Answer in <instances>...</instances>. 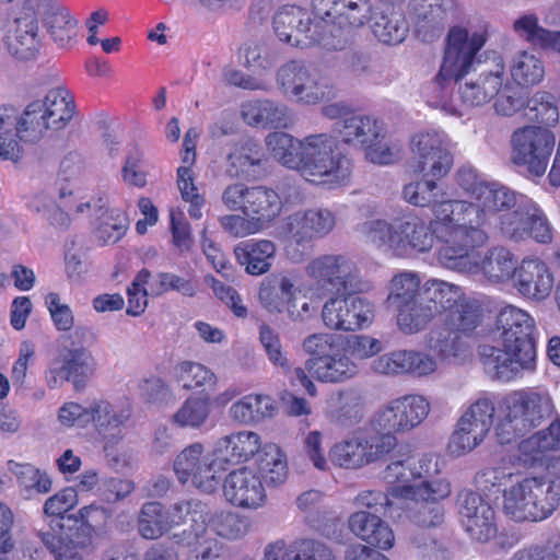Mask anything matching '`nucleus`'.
<instances>
[{
    "label": "nucleus",
    "mask_w": 560,
    "mask_h": 560,
    "mask_svg": "<svg viewBox=\"0 0 560 560\" xmlns=\"http://www.w3.org/2000/svg\"><path fill=\"white\" fill-rule=\"evenodd\" d=\"M445 226L438 218V205L433 218L427 220L409 212L388 222L383 219L368 220L358 225L357 231L364 241L381 252L395 257H408L413 254L429 253L441 243L438 259L447 269H469L472 262L467 244L457 233V225L446 222Z\"/></svg>",
    "instance_id": "nucleus-1"
},
{
    "label": "nucleus",
    "mask_w": 560,
    "mask_h": 560,
    "mask_svg": "<svg viewBox=\"0 0 560 560\" xmlns=\"http://www.w3.org/2000/svg\"><path fill=\"white\" fill-rule=\"evenodd\" d=\"M536 202L528 197L517 194L509 187L500 192V197L495 198L488 208L478 214L474 212L475 222L464 232L463 238L468 245V254L471 256L474 268L476 266L477 256H474L472 248L477 244H485L488 235L487 231L493 229L503 237L522 241L529 236L530 217L535 215Z\"/></svg>",
    "instance_id": "nucleus-2"
},
{
    "label": "nucleus",
    "mask_w": 560,
    "mask_h": 560,
    "mask_svg": "<svg viewBox=\"0 0 560 560\" xmlns=\"http://www.w3.org/2000/svg\"><path fill=\"white\" fill-rule=\"evenodd\" d=\"M104 523L105 509L90 504L78 515H67L62 522L38 530L37 536L56 560H82L83 551L92 545L96 529Z\"/></svg>",
    "instance_id": "nucleus-3"
},
{
    "label": "nucleus",
    "mask_w": 560,
    "mask_h": 560,
    "mask_svg": "<svg viewBox=\"0 0 560 560\" xmlns=\"http://www.w3.org/2000/svg\"><path fill=\"white\" fill-rule=\"evenodd\" d=\"M503 411L497 435L501 444H509L550 419L555 404L548 390L527 388L509 394Z\"/></svg>",
    "instance_id": "nucleus-4"
},
{
    "label": "nucleus",
    "mask_w": 560,
    "mask_h": 560,
    "mask_svg": "<svg viewBox=\"0 0 560 560\" xmlns=\"http://www.w3.org/2000/svg\"><path fill=\"white\" fill-rule=\"evenodd\" d=\"M456 184L465 194L474 199L467 200H445L438 205V218L443 224L452 222L457 225L459 236L464 235L475 222L474 212L478 214L480 210L485 211L488 206L500 197V192L504 189V185L498 182H489L471 165L460 166L455 175Z\"/></svg>",
    "instance_id": "nucleus-5"
},
{
    "label": "nucleus",
    "mask_w": 560,
    "mask_h": 560,
    "mask_svg": "<svg viewBox=\"0 0 560 560\" xmlns=\"http://www.w3.org/2000/svg\"><path fill=\"white\" fill-rule=\"evenodd\" d=\"M299 172L310 183L339 186L349 182L352 164L338 151L332 136L313 133L303 138Z\"/></svg>",
    "instance_id": "nucleus-6"
},
{
    "label": "nucleus",
    "mask_w": 560,
    "mask_h": 560,
    "mask_svg": "<svg viewBox=\"0 0 560 560\" xmlns=\"http://www.w3.org/2000/svg\"><path fill=\"white\" fill-rule=\"evenodd\" d=\"M314 12L324 23L320 26V46L327 50H342L354 37V31L370 19L369 0H313Z\"/></svg>",
    "instance_id": "nucleus-7"
},
{
    "label": "nucleus",
    "mask_w": 560,
    "mask_h": 560,
    "mask_svg": "<svg viewBox=\"0 0 560 560\" xmlns=\"http://www.w3.org/2000/svg\"><path fill=\"white\" fill-rule=\"evenodd\" d=\"M560 497L542 477L517 480L503 493V511L516 522H540L557 509Z\"/></svg>",
    "instance_id": "nucleus-8"
},
{
    "label": "nucleus",
    "mask_w": 560,
    "mask_h": 560,
    "mask_svg": "<svg viewBox=\"0 0 560 560\" xmlns=\"http://www.w3.org/2000/svg\"><path fill=\"white\" fill-rule=\"evenodd\" d=\"M482 323V306L463 293L460 301L447 312L442 325L431 332L433 348L444 357H458L467 348V338Z\"/></svg>",
    "instance_id": "nucleus-9"
},
{
    "label": "nucleus",
    "mask_w": 560,
    "mask_h": 560,
    "mask_svg": "<svg viewBox=\"0 0 560 560\" xmlns=\"http://www.w3.org/2000/svg\"><path fill=\"white\" fill-rule=\"evenodd\" d=\"M173 468L179 482H189L203 493L215 492L225 471L215 446L206 450L199 442L186 446L176 456Z\"/></svg>",
    "instance_id": "nucleus-10"
},
{
    "label": "nucleus",
    "mask_w": 560,
    "mask_h": 560,
    "mask_svg": "<svg viewBox=\"0 0 560 560\" xmlns=\"http://www.w3.org/2000/svg\"><path fill=\"white\" fill-rule=\"evenodd\" d=\"M221 201L229 211L248 215L261 229L279 217L282 210L279 194L262 185L229 184L222 191Z\"/></svg>",
    "instance_id": "nucleus-11"
},
{
    "label": "nucleus",
    "mask_w": 560,
    "mask_h": 560,
    "mask_svg": "<svg viewBox=\"0 0 560 560\" xmlns=\"http://www.w3.org/2000/svg\"><path fill=\"white\" fill-rule=\"evenodd\" d=\"M429 400L418 394H408L382 405L371 419L372 428L380 435L394 438L418 428L429 416Z\"/></svg>",
    "instance_id": "nucleus-12"
},
{
    "label": "nucleus",
    "mask_w": 560,
    "mask_h": 560,
    "mask_svg": "<svg viewBox=\"0 0 560 560\" xmlns=\"http://www.w3.org/2000/svg\"><path fill=\"white\" fill-rule=\"evenodd\" d=\"M411 168L423 177L440 179L453 167L452 141L442 130H422L410 139Z\"/></svg>",
    "instance_id": "nucleus-13"
},
{
    "label": "nucleus",
    "mask_w": 560,
    "mask_h": 560,
    "mask_svg": "<svg viewBox=\"0 0 560 560\" xmlns=\"http://www.w3.org/2000/svg\"><path fill=\"white\" fill-rule=\"evenodd\" d=\"M395 443V438L388 435L357 431L336 442L329 450V458L337 467L358 470L381 460Z\"/></svg>",
    "instance_id": "nucleus-14"
},
{
    "label": "nucleus",
    "mask_w": 560,
    "mask_h": 560,
    "mask_svg": "<svg viewBox=\"0 0 560 560\" xmlns=\"http://www.w3.org/2000/svg\"><path fill=\"white\" fill-rule=\"evenodd\" d=\"M488 39L487 26L465 28L455 26L450 30L447 45L440 71L435 78L442 85L447 81H457L472 65L475 56Z\"/></svg>",
    "instance_id": "nucleus-15"
},
{
    "label": "nucleus",
    "mask_w": 560,
    "mask_h": 560,
    "mask_svg": "<svg viewBox=\"0 0 560 560\" xmlns=\"http://www.w3.org/2000/svg\"><path fill=\"white\" fill-rule=\"evenodd\" d=\"M495 345H482L479 348L481 364L492 378L510 382L536 368V352H530L527 345L520 348L514 343L500 341L493 337Z\"/></svg>",
    "instance_id": "nucleus-16"
},
{
    "label": "nucleus",
    "mask_w": 560,
    "mask_h": 560,
    "mask_svg": "<svg viewBox=\"0 0 560 560\" xmlns=\"http://www.w3.org/2000/svg\"><path fill=\"white\" fill-rule=\"evenodd\" d=\"M512 160L537 177L545 174L555 147L553 133L542 127L517 128L511 137Z\"/></svg>",
    "instance_id": "nucleus-17"
},
{
    "label": "nucleus",
    "mask_w": 560,
    "mask_h": 560,
    "mask_svg": "<svg viewBox=\"0 0 560 560\" xmlns=\"http://www.w3.org/2000/svg\"><path fill=\"white\" fill-rule=\"evenodd\" d=\"M374 305L355 295H336L323 305L324 325L336 331H357L368 328L374 319Z\"/></svg>",
    "instance_id": "nucleus-18"
},
{
    "label": "nucleus",
    "mask_w": 560,
    "mask_h": 560,
    "mask_svg": "<svg viewBox=\"0 0 560 560\" xmlns=\"http://www.w3.org/2000/svg\"><path fill=\"white\" fill-rule=\"evenodd\" d=\"M273 31L278 38L291 46H320L322 31L312 23L307 10L296 5H284L273 16Z\"/></svg>",
    "instance_id": "nucleus-19"
},
{
    "label": "nucleus",
    "mask_w": 560,
    "mask_h": 560,
    "mask_svg": "<svg viewBox=\"0 0 560 560\" xmlns=\"http://www.w3.org/2000/svg\"><path fill=\"white\" fill-rule=\"evenodd\" d=\"M36 12H25L5 26L3 45L5 51L16 61L34 60L39 54L40 37Z\"/></svg>",
    "instance_id": "nucleus-20"
},
{
    "label": "nucleus",
    "mask_w": 560,
    "mask_h": 560,
    "mask_svg": "<svg viewBox=\"0 0 560 560\" xmlns=\"http://www.w3.org/2000/svg\"><path fill=\"white\" fill-rule=\"evenodd\" d=\"M223 494L228 502L242 509L257 510L267 501L260 475L247 466L234 469L225 477Z\"/></svg>",
    "instance_id": "nucleus-21"
},
{
    "label": "nucleus",
    "mask_w": 560,
    "mask_h": 560,
    "mask_svg": "<svg viewBox=\"0 0 560 560\" xmlns=\"http://www.w3.org/2000/svg\"><path fill=\"white\" fill-rule=\"evenodd\" d=\"M93 371V364L84 352L77 349L66 350L50 361L45 374L46 384L56 389L69 382L74 390L81 392L88 385Z\"/></svg>",
    "instance_id": "nucleus-22"
},
{
    "label": "nucleus",
    "mask_w": 560,
    "mask_h": 560,
    "mask_svg": "<svg viewBox=\"0 0 560 560\" xmlns=\"http://www.w3.org/2000/svg\"><path fill=\"white\" fill-rule=\"evenodd\" d=\"M459 514L465 530L472 539L488 541L495 536L494 510L478 493L460 494Z\"/></svg>",
    "instance_id": "nucleus-23"
},
{
    "label": "nucleus",
    "mask_w": 560,
    "mask_h": 560,
    "mask_svg": "<svg viewBox=\"0 0 560 560\" xmlns=\"http://www.w3.org/2000/svg\"><path fill=\"white\" fill-rule=\"evenodd\" d=\"M336 225L335 213L327 208L300 210L287 218V231L298 244L329 234Z\"/></svg>",
    "instance_id": "nucleus-24"
},
{
    "label": "nucleus",
    "mask_w": 560,
    "mask_h": 560,
    "mask_svg": "<svg viewBox=\"0 0 560 560\" xmlns=\"http://www.w3.org/2000/svg\"><path fill=\"white\" fill-rule=\"evenodd\" d=\"M553 276L548 266L538 258H525L521 261L514 278L518 293L533 301L546 300L553 288Z\"/></svg>",
    "instance_id": "nucleus-25"
},
{
    "label": "nucleus",
    "mask_w": 560,
    "mask_h": 560,
    "mask_svg": "<svg viewBox=\"0 0 560 560\" xmlns=\"http://www.w3.org/2000/svg\"><path fill=\"white\" fill-rule=\"evenodd\" d=\"M241 117L250 127L288 129L294 124V115L285 104L268 98L243 102Z\"/></svg>",
    "instance_id": "nucleus-26"
},
{
    "label": "nucleus",
    "mask_w": 560,
    "mask_h": 560,
    "mask_svg": "<svg viewBox=\"0 0 560 560\" xmlns=\"http://www.w3.org/2000/svg\"><path fill=\"white\" fill-rule=\"evenodd\" d=\"M483 244H477L474 248V256H477L476 266L469 269H454L464 273L482 272L491 282H503L517 272V259L504 247H493L486 255L480 252Z\"/></svg>",
    "instance_id": "nucleus-27"
},
{
    "label": "nucleus",
    "mask_w": 560,
    "mask_h": 560,
    "mask_svg": "<svg viewBox=\"0 0 560 560\" xmlns=\"http://www.w3.org/2000/svg\"><path fill=\"white\" fill-rule=\"evenodd\" d=\"M534 328L535 320L527 312L508 305L498 314L494 337L499 338L500 341L511 342L520 348L527 345L530 352H536L530 337Z\"/></svg>",
    "instance_id": "nucleus-28"
},
{
    "label": "nucleus",
    "mask_w": 560,
    "mask_h": 560,
    "mask_svg": "<svg viewBox=\"0 0 560 560\" xmlns=\"http://www.w3.org/2000/svg\"><path fill=\"white\" fill-rule=\"evenodd\" d=\"M261 560H337L331 548L316 539H296L290 545L278 539L266 545Z\"/></svg>",
    "instance_id": "nucleus-29"
},
{
    "label": "nucleus",
    "mask_w": 560,
    "mask_h": 560,
    "mask_svg": "<svg viewBox=\"0 0 560 560\" xmlns=\"http://www.w3.org/2000/svg\"><path fill=\"white\" fill-rule=\"evenodd\" d=\"M334 130L342 142L362 149L376 139L386 138L384 122L372 115H351L337 121Z\"/></svg>",
    "instance_id": "nucleus-30"
},
{
    "label": "nucleus",
    "mask_w": 560,
    "mask_h": 560,
    "mask_svg": "<svg viewBox=\"0 0 560 560\" xmlns=\"http://www.w3.org/2000/svg\"><path fill=\"white\" fill-rule=\"evenodd\" d=\"M504 74V62L498 59L493 69L483 70L475 80L459 85L458 93L463 103L474 107L492 101L503 86Z\"/></svg>",
    "instance_id": "nucleus-31"
},
{
    "label": "nucleus",
    "mask_w": 560,
    "mask_h": 560,
    "mask_svg": "<svg viewBox=\"0 0 560 560\" xmlns=\"http://www.w3.org/2000/svg\"><path fill=\"white\" fill-rule=\"evenodd\" d=\"M306 275L319 284L347 288L351 283L355 267L340 255H322L306 266Z\"/></svg>",
    "instance_id": "nucleus-32"
},
{
    "label": "nucleus",
    "mask_w": 560,
    "mask_h": 560,
    "mask_svg": "<svg viewBox=\"0 0 560 560\" xmlns=\"http://www.w3.org/2000/svg\"><path fill=\"white\" fill-rule=\"evenodd\" d=\"M214 446L217 455L226 470L230 465L247 462L254 455L259 454L264 445L258 433L243 430L220 438L215 441Z\"/></svg>",
    "instance_id": "nucleus-33"
},
{
    "label": "nucleus",
    "mask_w": 560,
    "mask_h": 560,
    "mask_svg": "<svg viewBox=\"0 0 560 560\" xmlns=\"http://www.w3.org/2000/svg\"><path fill=\"white\" fill-rule=\"evenodd\" d=\"M326 404V416L343 427L358 424L365 415L364 394L354 387L334 392Z\"/></svg>",
    "instance_id": "nucleus-34"
},
{
    "label": "nucleus",
    "mask_w": 560,
    "mask_h": 560,
    "mask_svg": "<svg viewBox=\"0 0 560 560\" xmlns=\"http://www.w3.org/2000/svg\"><path fill=\"white\" fill-rule=\"evenodd\" d=\"M306 369L312 377L322 383H342L354 377L359 368L345 352H332L322 358H308Z\"/></svg>",
    "instance_id": "nucleus-35"
},
{
    "label": "nucleus",
    "mask_w": 560,
    "mask_h": 560,
    "mask_svg": "<svg viewBox=\"0 0 560 560\" xmlns=\"http://www.w3.org/2000/svg\"><path fill=\"white\" fill-rule=\"evenodd\" d=\"M43 24L60 47L69 46L78 35L79 22L71 11L60 2L49 1L43 8Z\"/></svg>",
    "instance_id": "nucleus-36"
},
{
    "label": "nucleus",
    "mask_w": 560,
    "mask_h": 560,
    "mask_svg": "<svg viewBox=\"0 0 560 560\" xmlns=\"http://www.w3.org/2000/svg\"><path fill=\"white\" fill-rule=\"evenodd\" d=\"M299 291V276L294 272H287L264 279L258 298L269 313L280 314L284 311L287 298Z\"/></svg>",
    "instance_id": "nucleus-37"
},
{
    "label": "nucleus",
    "mask_w": 560,
    "mask_h": 560,
    "mask_svg": "<svg viewBox=\"0 0 560 560\" xmlns=\"http://www.w3.org/2000/svg\"><path fill=\"white\" fill-rule=\"evenodd\" d=\"M84 174V162L80 154L69 153L59 165L56 185L58 188L59 208L69 211L74 206L75 196Z\"/></svg>",
    "instance_id": "nucleus-38"
},
{
    "label": "nucleus",
    "mask_w": 560,
    "mask_h": 560,
    "mask_svg": "<svg viewBox=\"0 0 560 560\" xmlns=\"http://www.w3.org/2000/svg\"><path fill=\"white\" fill-rule=\"evenodd\" d=\"M278 411L276 400L262 394H248L233 402L229 417L240 424H252L273 417Z\"/></svg>",
    "instance_id": "nucleus-39"
},
{
    "label": "nucleus",
    "mask_w": 560,
    "mask_h": 560,
    "mask_svg": "<svg viewBox=\"0 0 560 560\" xmlns=\"http://www.w3.org/2000/svg\"><path fill=\"white\" fill-rule=\"evenodd\" d=\"M264 151L257 140L247 138L234 143L226 155L225 172L230 177L250 175L264 161Z\"/></svg>",
    "instance_id": "nucleus-40"
},
{
    "label": "nucleus",
    "mask_w": 560,
    "mask_h": 560,
    "mask_svg": "<svg viewBox=\"0 0 560 560\" xmlns=\"http://www.w3.org/2000/svg\"><path fill=\"white\" fill-rule=\"evenodd\" d=\"M234 253L238 264L244 266L249 275L260 276L271 268L276 246L269 240H250L238 244Z\"/></svg>",
    "instance_id": "nucleus-41"
},
{
    "label": "nucleus",
    "mask_w": 560,
    "mask_h": 560,
    "mask_svg": "<svg viewBox=\"0 0 560 560\" xmlns=\"http://www.w3.org/2000/svg\"><path fill=\"white\" fill-rule=\"evenodd\" d=\"M256 470L261 480L268 487L277 488L282 486L289 476V466L287 455L275 443H267L262 446L258 459Z\"/></svg>",
    "instance_id": "nucleus-42"
},
{
    "label": "nucleus",
    "mask_w": 560,
    "mask_h": 560,
    "mask_svg": "<svg viewBox=\"0 0 560 560\" xmlns=\"http://www.w3.org/2000/svg\"><path fill=\"white\" fill-rule=\"evenodd\" d=\"M265 145L270 156L279 164L299 171L303 138L298 139L283 131H273L266 136Z\"/></svg>",
    "instance_id": "nucleus-43"
},
{
    "label": "nucleus",
    "mask_w": 560,
    "mask_h": 560,
    "mask_svg": "<svg viewBox=\"0 0 560 560\" xmlns=\"http://www.w3.org/2000/svg\"><path fill=\"white\" fill-rule=\"evenodd\" d=\"M462 289L453 283L430 279L422 284V300L427 306L432 308V315L436 317L442 313H447L454 307L456 302L460 301Z\"/></svg>",
    "instance_id": "nucleus-44"
},
{
    "label": "nucleus",
    "mask_w": 560,
    "mask_h": 560,
    "mask_svg": "<svg viewBox=\"0 0 560 560\" xmlns=\"http://www.w3.org/2000/svg\"><path fill=\"white\" fill-rule=\"evenodd\" d=\"M451 493V485L446 479L425 480L419 483L396 487L392 495L408 503L409 501L419 504V502H435L447 498Z\"/></svg>",
    "instance_id": "nucleus-45"
},
{
    "label": "nucleus",
    "mask_w": 560,
    "mask_h": 560,
    "mask_svg": "<svg viewBox=\"0 0 560 560\" xmlns=\"http://www.w3.org/2000/svg\"><path fill=\"white\" fill-rule=\"evenodd\" d=\"M8 470L16 478L21 492L31 498L34 494H46L52 489L49 475L30 463L8 462Z\"/></svg>",
    "instance_id": "nucleus-46"
},
{
    "label": "nucleus",
    "mask_w": 560,
    "mask_h": 560,
    "mask_svg": "<svg viewBox=\"0 0 560 560\" xmlns=\"http://www.w3.org/2000/svg\"><path fill=\"white\" fill-rule=\"evenodd\" d=\"M336 95L337 89L329 79L312 68L290 101L304 106H314L330 101Z\"/></svg>",
    "instance_id": "nucleus-47"
},
{
    "label": "nucleus",
    "mask_w": 560,
    "mask_h": 560,
    "mask_svg": "<svg viewBox=\"0 0 560 560\" xmlns=\"http://www.w3.org/2000/svg\"><path fill=\"white\" fill-rule=\"evenodd\" d=\"M396 308V325L405 335H416L424 330L435 318L432 308L427 306L422 298L402 304Z\"/></svg>",
    "instance_id": "nucleus-48"
},
{
    "label": "nucleus",
    "mask_w": 560,
    "mask_h": 560,
    "mask_svg": "<svg viewBox=\"0 0 560 560\" xmlns=\"http://www.w3.org/2000/svg\"><path fill=\"white\" fill-rule=\"evenodd\" d=\"M177 383L186 390H213L218 377L208 366L194 361L179 362L175 368Z\"/></svg>",
    "instance_id": "nucleus-49"
},
{
    "label": "nucleus",
    "mask_w": 560,
    "mask_h": 560,
    "mask_svg": "<svg viewBox=\"0 0 560 560\" xmlns=\"http://www.w3.org/2000/svg\"><path fill=\"white\" fill-rule=\"evenodd\" d=\"M409 24L404 13L395 8L380 13L373 24L374 36L385 44H400L406 38Z\"/></svg>",
    "instance_id": "nucleus-50"
},
{
    "label": "nucleus",
    "mask_w": 560,
    "mask_h": 560,
    "mask_svg": "<svg viewBox=\"0 0 560 560\" xmlns=\"http://www.w3.org/2000/svg\"><path fill=\"white\" fill-rule=\"evenodd\" d=\"M40 102L45 104L44 113L51 129L65 128L74 115V101L65 89L50 90Z\"/></svg>",
    "instance_id": "nucleus-51"
},
{
    "label": "nucleus",
    "mask_w": 560,
    "mask_h": 560,
    "mask_svg": "<svg viewBox=\"0 0 560 560\" xmlns=\"http://www.w3.org/2000/svg\"><path fill=\"white\" fill-rule=\"evenodd\" d=\"M510 73L516 84L533 86L542 81L545 77V66L536 54L528 50H521L511 59Z\"/></svg>",
    "instance_id": "nucleus-52"
},
{
    "label": "nucleus",
    "mask_w": 560,
    "mask_h": 560,
    "mask_svg": "<svg viewBox=\"0 0 560 560\" xmlns=\"http://www.w3.org/2000/svg\"><path fill=\"white\" fill-rule=\"evenodd\" d=\"M211 415L208 396H188L172 417L173 422L185 429H200Z\"/></svg>",
    "instance_id": "nucleus-53"
},
{
    "label": "nucleus",
    "mask_w": 560,
    "mask_h": 560,
    "mask_svg": "<svg viewBox=\"0 0 560 560\" xmlns=\"http://www.w3.org/2000/svg\"><path fill=\"white\" fill-rule=\"evenodd\" d=\"M422 280L418 272L404 270L389 281L387 302L397 307L422 296Z\"/></svg>",
    "instance_id": "nucleus-54"
},
{
    "label": "nucleus",
    "mask_w": 560,
    "mask_h": 560,
    "mask_svg": "<svg viewBox=\"0 0 560 560\" xmlns=\"http://www.w3.org/2000/svg\"><path fill=\"white\" fill-rule=\"evenodd\" d=\"M208 526L220 537L236 540L250 529L248 517L232 511H217L208 516Z\"/></svg>",
    "instance_id": "nucleus-55"
},
{
    "label": "nucleus",
    "mask_w": 560,
    "mask_h": 560,
    "mask_svg": "<svg viewBox=\"0 0 560 560\" xmlns=\"http://www.w3.org/2000/svg\"><path fill=\"white\" fill-rule=\"evenodd\" d=\"M19 112L13 106L0 107V159L16 163L22 158L19 143L12 138L18 136Z\"/></svg>",
    "instance_id": "nucleus-56"
},
{
    "label": "nucleus",
    "mask_w": 560,
    "mask_h": 560,
    "mask_svg": "<svg viewBox=\"0 0 560 560\" xmlns=\"http://www.w3.org/2000/svg\"><path fill=\"white\" fill-rule=\"evenodd\" d=\"M45 104L34 101L18 117V137L23 141H37L47 129H51L44 113Z\"/></svg>",
    "instance_id": "nucleus-57"
},
{
    "label": "nucleus",
    "mask_w": 560,
    "mask_h": 560,
    "mask_svg": "<svg viewBox=\"0 0 560 560\" xmlns=\"http://www.w3.org/2000/svg\"><path fill=\"white\" fill-rule=\"evenodd\" d=\"M171 529L166 510L159 502L145 503L138 517L139 534L145 539H158Z\"/></svg>",
    "instance_id": "nucleus-58"
},
{
    "label": "nucleus",
    "mask_w": 560,
    "mask_h": 560,
    "mask_svg": "<svg viewBox=\"0 0 560 560\" xmlns=\"http://www.w3.org/2000/svg\"><path fill=\"white\" fill-rule=\"evenodd\" d=\"M196 174L192 166L180 165L177 168V188L182 199L189 203L188 213L192 219L202 218V207L206 203L205 196L199 192L195 183Z\"/></svg>",
    "instance_id": "nucleus-59"
},
{
    "label": "nucleus",
    "mask_w": 560,
    "mask_h": 560,
    "mask_svg": "<svg viewBox=\"0 0 560 560\" xmlns=\"http://www.w3.org/2000/svg\"><path fill=\"white\" fill-rule=\"evenodd\" d=\"M454 5V0H411L408 10L416 25L439 24Z\"/></svg>",
    "instance_id": "nucleus-60"
},
{
    "label": "nucleus",
    "mask_w": 560,
    "mask_h": 560,
    "mask_svg": "<svg viewBox=\"0 0 560 560\" xmlns=\"http://www.w3.org/2000/svg\"><path fill=\"white\" fill-rule=\"evenodd\" d=\"M525 116L547 126H555L559 120V110L555 96L545 91L536 92L525 102Z\"/></svg>",
    "instance_id": "nucleus-61"
},
{
    "label": "nucleus",
    "mask_w": 560,
    "mask_h": 560,
    "mask_svg": "<svg viewBox=\"0 0 560 560\" xmlns=\"http://www.w3.org/2000/svg\"><path fill=\"white\" fill-rule=\"evenodd\" d=\"M427 179L412 182L405 185L402 189L404 199L415 207H432L442 203L440 200L439 185L434 178L425 177Z\"/></svg>",
    "instance_id": "nucleus-62"
},
{
    "label": "nucleus",
    "mask_w": 560,
    "mask_h": 560,
    "mask_svg": "<svg viewBox=\"0 0 560 560\" xmlns=\"http://www.w3.org/2000/svg\"><path fill=\"white\" fill-rule=\"evenodd\" d=\"M238 60L246 69L259 75L266 73L273 65L267 47L256 40H248L241 46Z\"/></svg>",
    "instance_id": "nucleus-63"
},
{
    "label": "nucleus",
    "mask_w": 560,
    "mask_h": 560,
    "mask_svg": "<svg viewBox=\"0 0 560 560\" xmlns=\"http://www.w3.org/2000/svg\"><path fill=\"white\" fill-rule=\"evenodd\" d=\"M311 69V67L301 61L292 60L285 62L277 70L276 82L285 98H292Z\"/></svg>",
    "instance_id": "nucleus-64"
}]
</instances>
